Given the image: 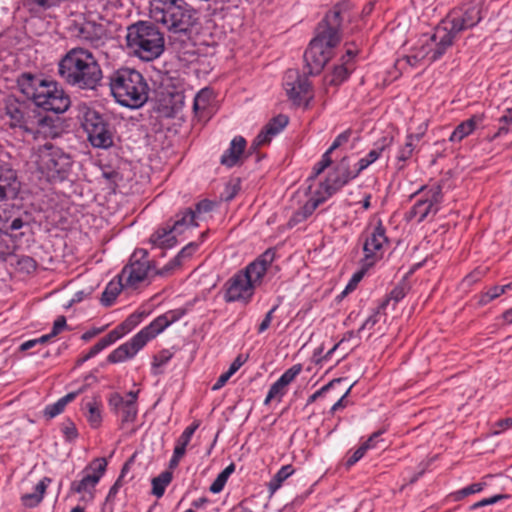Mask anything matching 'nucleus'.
Listing matches in <instances>:
<instances>
[{
	"instance_id": "obj_6",
	"label": "nucleus",
	"mask_w": 512,
	"mask_h": 512,
	"mask_svg": "<svg viewBox=\"0 0 512 512\" xmlns=\"http://www.w3.org/2000/svg\"><path fill=\"white\" fill-rule=\"evenodd\" d=\"M109 86L115 100L122 106L139 108L148 99V85L142 74L121 68L109 76Z\"/></svg>"
},
{
	"instance_id": "obj_7",
	"label": "nucleus",
	"mask_w": 512,
	"mask_h": 512,
	"mask_svg": "<svg viewBox=\"0 0 512 512\" xmlns=\"http://www.w3.org/2000/svg\"><path fill=\"white\" fill-rule=\"evenodd\" d=\"M150 16L173 34L188 33L197 22L196 11L182 0H154Z\"/></svg>"
},
{
	"instance_id": "obj_26",
	"label": "nucleus",
	"mask_w": 512,
	"mask_h": 512,
	"mask_svg": "<svg viewBox=\"0 0 512 512\" xmlns=\"http://www.w3.org/2000/svg\"><path fill=\"white\" fill-rule=\"evenodd\" d=\"M141 320V314L133 313L128 316L121 324L111 330L105 337H103V339L108 345H111L132 331L141 322Z\"/></svg>"
},
{
	"instance_id": "obj_10",
	"label": "nucleus",
	"mask_w": 512,
	"mask_h": 512,
	"mask_svg": "<svg viewBox=\"0 0 512 512\" xmlns=\"http://www.w3.org/2000/svg\"><path fill=\"white\" fill-rule=\"evenodd\" d=\"M34 158L37 169L48 181H63L71 172V156L51 143L39 146L34 152Z\"/></svg>"
},
{
	"instance_id": "obj_31",
	"label": "nucleus",
	"mask_w": 512,
	"mask_h": 512,
	"mask_svg": "<svg viewBox=\"0 0 512 512\" xmlns=\"http://www.w3.org/2000/svg\"><path fill=\"white\" fill-rule=\"evenodd\" d=\"M197 225L198 221L196 220V213L193 212V209L187 208L176 215V219L174 224L171 226V230L174 231L175 235H181Z\"/></svg>"
},
{
	"instance_id": "obj_20",
	"label": "nucleus",
	"mask_w": 512,
	"mask_h": 512,
	"mask_svg": "<svg viewBox=\"0 0 512 512\" xmlns=\"http://www.w3.org/2000/svg\"><path fill=\"white\" fill-rule=\"evenodd\" d=\"M302 371V366L300 364L293 365L289 369H287L280 378L271 385L267 396L264 400V404H269L272 401L281 402L283 396L287 392V387L290 383H292L295 378Z\"/></svg>"
},
{
	"instance_id": "obj_56",
	"label": "nucleus",
	"mask_w": 512,
	"mask_h": 512,
	"mask_svg": "<svg viewBox=\"0 0 512 512\" xmlns=\"http://www.w3.org/2000/svg\"><path fill=\"white\" fill-rule=\"evenodd\" d=\"M109 404L117 411L119 412V410L124 406V404H126V396L125 397H122L120 394L118 393H115L113 394L110 399H109Z\"/></svg>"
},
{
	"instance_id": "obj_47",
	"label": "nucleus",
	"mask_w": 512,
	"mask_h": 512,
	"mask_svg": "<svg viewBox=\"0 0 512 512\" xmlns=\"http://www.w3.org/2000/svg\"><path fill=\"white\" fill-rule=\"evenodd\" d=\"M185 453H186V447L176 443L175 447H174L172 458L170 459V462H169V467L171 469L176 468L178 466L180 460L185 455Z\"/></svg>"
},
{
	"instance_id": "obj_50",
	"label": "nucleus",
	"mask_w": 512,
	"mask_h": 512,
	"mask_svg": "<svg viewBox=\"0 0 512 512\" xmlns=\"http://www.w3.org/2000/svg\"><path fill=\"white\" fill-rule=\"evenodd\" d=\"M173 353L169 350H162L158 354H156L153 358V367H161L165 364H167L170 359L172 358Z\"/></svg>"
},
{
	"instance_id": "obj_40",
	"label": "nucleus",
	"mask_w": 512,
	"mask_h": 512,
	"mask_svg": "<svg viewBox=\"0 0 512 512\" xmlns=\"http://www.w3.org/2000/svg\"><path fill=\"white\" fill-rule=\"evenodd\" d=\"M352 69L348 62H343L341 65L336 66L330 76L329 83L331 85H340L348 78Z\"/></svg>"
},
{
	"instance_id": "obj_12",
	"label": "nucleus",
	"mask_w": 512,
	"mask_h": 512,
	"mask_svg": "<svg viewBox=\"0 0 512 512\" xmlns=\"http://www.w3.org/2000/svg\"><path fill=\"white\" fill-rule=\"evenodd\" d=\"M78 118L93 147L107 149L113 145L111 125L102 114L83 104Z\"/></svg>"
},
{
	"instance_id": "obj_28",
	"label": "nucleus",
	"mask_w": 512,
	"mask_h": 512,
	"mask_svg": "<svg viewBox=\"0 0 512 512\" xmlns=\"http://www.w3.org/2000/svg\"><path fill=\"white\" fill-rule=\"evenodd\" d=\"M245 147L246 140L241 136L235 137L231 141L230 147L221 156V164L227 167H233L236 165L244 153Z\"/></svg>"
},
{
	"instance_id": "obj_18",
	"label": "nucleus",
	"mask_w": 512,
	"mask_h": 512,
	"mask_svg": "<svg viewBox=\"0 0 512 512\" xmlns=\"http://www.w3.org/2000/svg\"><path fill=\"white\" fill-rule=\"evenodd\" d=\"M274 259L275 251L268 249L240 272L246 275L250 284L256 288L261 285L263 277Z\"/></svg>"
},
{
	"instance_id": "obj_14",
	"label": "nucleus",
	"mask_w": 512,
	"mask_h": 512,
	"mask_svg": "<svg viewBox=\"0 0 512 512\" xmlns=\"http://www.w3.org/2000/svg\"><path fill=\"white\" fill-rule=\"evenodd\" d=\"M152 268L147 250L136 249L119 274V279L125 283L127 289L134 290L148 278Z\"/></svg>"
},
{
	"instance_id": "obj_13",
	"label": "nucleus",
	"mask_w": 512,
	"mask_h": 512,
	"mask_svg": "<svg viewBox=\"0 0 512 512\" xmlns=\"http://www.w3.org/2000/svg\"><path fill=\"white\" fill-rule=\"evenodd\" d=\"M107 468L105 458L94 459L82 472L80 480L73 481L70 485V493L80 494L79 502L92 503L95 498V487L104 475Z\"/></svg>"
},
{
	"instance_id": "obj_60",
	"label": "nucleus",
	"mask_w": 512,
	"mask_h": 512,
	"mask_svg": "<svg viewBox=\"0 0 512 512\" xmlns=\"http://www.w3.org/2000/svg\"><path fill=\"white\" fill-rule=\"evenodd\" d=\"M62 431L65 438L69 441L74 440L78 436L77 429L73 423L64 425Z\"/></svg>"
},
{
	"instance_id": "obj_9",
	"label": "nucleus",
	"mask_w": 512,
	"mask_h": 512,
	"mask_svg": "<svg viewBox=\"0 0 512 512\" xmlns=\"http://www.w3.org/2000/svg\"><path fill=\"white\" fill-rule=\"evenodd\" d=\"M176 320L177 317L173 311L158 316L149 325L145 326L135 334L129 341L113 350L108 355L107 360L110 363H121L133 358L148 341L155 338Z\"/></svg>"
},
{
	"instance_id": "obj_33",
	"label": "nucleus",
	"mask_w": 512,
	"mask_h": 512,
	"mask_svg": "<svg viewBox=\"0 0 512 512\" xmlns=\"http://www.w3.org/2000/svg\"><path fill=\"white\" fill-rule=\"evenodd\" d=\"M138 391H130L126 394V404L119 410L122 426L135 421L137 409Z\"/></svg>"
},
{
	"instance_id": "obj_3",
	"label": "nucleus",
	"mask_w": 512,
	"mask_h": 512,
	"mask_svg": "<svg viewBox=\"0 0 512 512\" xmlns=\"http://www.w3.org/2000/svg\"><path fill=\"white\" fill-rule=\"evenodd\" d=\"M359 174L360 172L356 165L353 168L351 167L350 158L342 156L329 172L325 181L321 182L319 187L311 192V196L306 203L293 214L290 222L297 224L306 220L322 203Z\"/></svg>"
},
{
	"instance_id": "obj_22",
	"label": "nucleus",
	"mask_w": 512,
	"mask_h": 512,
	"mask_svg": "<svg viewBox=\"0 0 512 512\" xmlns=\"http://www.w3.org/2000/svg\"><path fill=\"white\" fill-rule=\"evenodd\" d=\"M351 136V130H345L344 132L340 133L331 146L328 148V150L322 155L320 161H318L313 169L312 174L309 177V179H315L320 174H322L329 166H331L333 162L332 154L335 153L340 147L347 144Z\"/></svg>"
},
{
	"instance_id": "obj_34",
	"label": "nucleus",
	"mask_w": 512,
	"mask_h": 512,
	"mask_svg": "<svg viewBox=\"0 0 512 512\" xmlns=\"http://www.w3.org/2000/svg\"><path fill=\"white\" fill-rule=\"evenodd\" d=\"M150 241L153 245L161 248H171L176 243V235L174 234V231L171 230V226H168L155 231L151 235Z\"/></svg>"
},
{
	"instance_id": "obj_55",
	"label": "nucleus",
	"mask_w": 512,
	"mask_h": 512,
	"mask_svg": "<svg viewBox=\"0 0 512 512\" xmlns=\"http://www.w3.org/2000/svg\"><path fill=\"white\" fill-rule=\"evenodd\" d=\"M405 297V290L403 287H395L389 294V298L383 303L382 307L388 304L390 300L398 302Z\"/></svg>"
},
{
	"instance_id": "obj_58",
	"label": "nucleus",
	"mask_w": 512,
	"mask_h": 512,
	"mask_svg": "<svg viewBox=\"0 0 512 512\" xmlns=\"http://www.w3.org/2000/svg\"><path fill=\"white\" fill-rule=\"evenodd\" d=\"M508 497L509 496L506 495V494H498V495L492 496L490 498L483 499V500L475 503L473 505V508L482 507V506H486V505H491V504H494V503L498 502L501 499L508 498Z\"/></svg>"
},
{
	"instance_id": "obj_2",
	"label": "nucleus",
	"mask_w": 512,
	"mask_h": 512,
	"mask_svg": "<svg viewBox=\"0 0 512 512\" xmlns=\"http://www.w3.org/2000/svg\"><path fill=\"white\" fill-rule=\"evenodd\" d=\"M60 77L79 89L94 90L102 79V70L93 54L83 48L71 49L59 62Z\"/></svg>"
},
{
	"instance_id": "obj_43",
	"label": "nucleus",
	"mask_w": 512,
	"mask_h": 512,
	"mask_svg": "<svg viewBox=\"0 0 512 512\" xmlns=\"http://www.w3.org/2000/svg\"><path fill=\"white\" fill-rule=\"evenodd\" d=\"M485 486H486L485 482L474 483V484H471L467 487H464V488L456 491L455 493H453V495L456 500H460V499H462L466 496H469L471 494L481 492Z\"/></svg>"
},
{
	"instance_id": "obj_27",
	"label": "nucleus",
	"mask_w": 512,
	"mask_h": 512,
	"mask_svg": "<svg viewBox=\"0 0 512 512\" xmlns=\"http://www.w3.org/2000/svg\"><path fill=\"white\" fill-rule=\"evenodd\" d=\"M392 141H393V138L387 137V136L378 140L374 144V147L369 151V153L366 156L359 159V161L357 162L356 166H357L359 172L361 173L363 170L368 168L371 164L376 162L379 159V157L381 156L382 152L386 148L390 147V145L392 144Z\"/></svg>"
},
{
	"instance_id": "obj_35",
	"label": "nucleus",
	"mask_w": 512,
	"mask_h": 512,
	"mask_svg": "<svg viewBox=\"0 0 512 512\" xmlns=\"http://www.w3.org/2000/svg\"><path fill=\"white\" fill-rule=\"evenodd\" d=\"M50 483L51 479L44 477L36 484L35 491L33 493L25 494L22 496L23 504L28 507H34L38 505L42 501L45 491Z\"/></svg>"
},
{
	"instance_id": "obj_30",
	"label": "nucleus",
	"mask_w": 512,
	"mask_h": 512,
	"mask_svg": "<svg viewBox=\"0 0 512 512\" xmlns=\"http://www.w3.org/2000/svg\"><path fill=\"white\" fill-rule=\"evenodd\" d=\"M104 29L101 25H95L92 23L84 24L79 33V37L84 41L90 43L93 47L99 48L104 44L105 41Z\"/></svg>"
},
{
	"instance_id": "obj_41",
	"label": "nucleus",
	"mask_w": 512,
	"mask_h": 512,
	"mask_svg": "<svg viewBox=\"0 0 512 512\" xmlns=\"http://www.w3.org/2000/svg\"><path fill=\"white\" fill-rule=\"evenodd\" d=\"M234 470L235 465L233 463L228 465L222 472L218 474L216 479L213 481L209 488L210 491L214 494L220 493L223 490L229 476L234 472Z\"/></svg>"
},
{
	"instance_id": "obj_64",
	"label": "nucleus",
	"mask_w": 512,
	"mask_h": 512,
	"mask_svg": "<svg viewBox=\"0 0 512 512\" xmlns=\"http://www.w3.org/2000/svg\"><path fill=\"white\" fill-rule=\"evenodd\" d=\"M247 357H243L242 355H238L235 360L230 365L228 371L233 375L235 374L240 367L246 362Z\"/></svg>"
},
{
	"instance_id": "obj_63",
	"label": "nucleus",
	"mask_w": 512,
	"mask_h": 512,
	"mask_svg": "<svg viewBox=\"0 0 512 512\" xmlns=\"http://www.w3.org/2000/svg\"><path fill=\"white\" fill-rule=\"evenodd\" d=\"M198 248V244L191 242L187 244L178 254V258L190 257Z\"/></svg>"
},
{
	"instance_id": "obj_59",
	"label": "nucleus",
	"mask_w": 512,
	"mask_h": 512,
	"mask_svg": "<svg viewBox=\"0 0 512 512\" xmlns=\"http://www.w3.org/2000/svg\"><path fill=\"white\" fill-rule=\"evenodd\" d=\"M66 327V318L64 316H59L53 323L52 331L50 332V336L58 335L64 328Z\"/></svg>"
},
{
	"instance_id": "obj_36",
	"label": "nucleus",
	"mask_w": 512,
	"mask_h": 512,
	"mask_svg": "<svg viewBox=\"0 0 512 512\" xmlns=\"http://www.w3.org/2000/svg\"><path fill=\"white\" fill-rule=\"evenodd\" d=\"M127 289V286L123 281L119 279V275L117 276V280H112L106 286L104 292L102 293L101 303L102 305L109 307L111 306L119 293L123 290Z\"/></svg>"
},
{
	"instance_id": "obj_4",
	"label": "nucleus",
	"mask_w": 512,
	"mask_h": 512,
	"mask_svg": "<svg viewBox=\"0 0 512 512\" xmlns=\"http://www.w3.org/2000/svg\"><path fill=\"white\" fill-rule=\"evenodd\" d=\"M20 91L34 104L46 111L64 113L70 106V98L54 80L22 74L18 79Z\"/></svg>"
},
{
	"instance_id": "obj_1",
	"label": "nucleus",
	"mask_w": 512,
	"mask_h": 512,
	"mask_svg": "<svg viewBox=\"0 0 512 512\" xmlns=\"http://www.w3.org/2000/svg\"><path fill=\"white\" fill-rule=\"evenodd\" d=\"M348 3H339L329 11L317 28V34L311 40L304 53L307 73L318 74L333 55V48L340 42L339 30L343 13L348 9Z\"/></svg>"
},
{
	"instance_id": "obj_23",
	"label": "nucleus",
	"mask_w": 512,
	"mask_h": 512,
	"mask_svg": "<svg viewBox=\"0 0 512 512\" xmlns=\"http://www.w3.org/2000/svg\"><path fill=\"white\" fill-rule=\"evenodd\" d=\"M288 122V117L283 114H279L272 118L256 136L251 147L257 149L262 145L268 144L272 137L277 135L287 126Z\"/></svg>"
},
{
	"instance_id": "obj_11",
	"label": "nucleus",
	"mask_w": 512,
	"mask_h": 512,
	"mask_svg": "<svg viewBox=\"0 0 512 512\" xmlns=\"http://www.w3.org/2000/svg\"><path fill=\"white\" fill-rule=\"evenodd\" d=\"M5 113L10 119L11 127H18L35 138L51 133L53 120L36 110L28 109L16 101L7 103Z\"/></svg>"
},
{
	"instance_id": "obj_16",
	"label": "nucleus",
	"mask_w": 512,
	"mask_h": 512,
	"mask_svg": "<svg viewBox=\"0 0 512 512\" xmlns=\"http://www.w3.org/2000/svg\"><path fill=\"white\" fill-rule=\"evenodd\" d=\"M388 244L386 229L379 220L371 232L368 233L364 245V258L362 259L363 269L372 267L383 254L384 245Z\"/></svg>"
},
{
	"instance_id": "obj_44",
	"label": "nucleus",
	"mask_w": 512,
	"mask_h": 512,
	"mask_svg": "<svg viewBox=\"0 0 512 512\" xmlns=\"http://www.w3.org/2000/svg\"><path fill=\"white\" fill-rule=\"evenodd\" d=\"M199 425V421H195L190 426L186 427L185 430L180 435V437L176 440V443L187 447V445L191 441L193 434L198 429Z\"/></svg>"
},
{
	"instance_id": "obj_39",
	"label": "nucleus",
	"mask_w": 512,
	"mask_h": 512,
	"mask_svg": "<svg viewBox=\"0 0 512 512\" xmlns=\"http://www.w3.org/2000/svg\"><path fill=\"white\" fill-rule=\"evenodd\" d=\"M172 480L171 472L164 471L159 476L152 479V493L156 497H162L166 487Z\"/></svg>"
},
{
	"instance_id": "obj_38",
	"label": "nucleus",
	"mask_w": 512,
	"mask_h": 512,
	"mask_svg": "<svg viewBox=\"0 0 512 512\" xmlns=\"http://www.w3.org/2000/svg\"><path fill=\"white\" fill-rule=\"evenodd\" d=\"M294 473V468L292 465H285L280 468V470L273 476L270 480L268 487L271 493H274L277 489H279L282 483L292 474Z\"/></svg>"
},
{
	"instance_id": "obj_53",
	"label": "nucleus",
	"mask_w": 512,
	"mask_h": 512,
	"mask_svg": "<svg viewBox=\"0 0 512 512\" xmlns=\"http://www.w3.org/2000/svg\"><path fill=\"white\" fill-rule=\"evenodd\" d=\"M212 202L208 201V200H203V201H200L199 203L196 204V207H195V210H193V212L196 213V220H201L202 219V215L204 213H208L212 210Z\"/></svg>"
},
{
	"instance_id": "obj_8",
	"label": "nucleus",
	"mask_w": 512,
	"mask_h": 512,
	"mask_svg": "<svg viewBox=\"0 0 512 512\" xmlns=\"http://www.w3.org/2000/svg\"><path fill=\"white\" fill-rule=\"evenodd\" d=\"M128 48L140 59L152 61L164 51V37L158 28L148 22H138L128 27Z\"/></svg>"
},
{
	"instance_id": "obj_51",
	"label": "nucleus",
	"mask_w": 512,
	"mask_h": 512,
	"mask_svg": "<svg viewBox=\"0 0 512 512\" xmlns=\"http://www.w3.org/2000/svg\"><path fill=\"white\" fill-rule=\"evenodd\" d=\"M65 406L64 404L62 403V401L59 399L57 402H55L54 404H51V405H48L45 410H44V415L51 419V418H54L56 417L57 415H59L60 413L63 412Z\"/></svg>"
},
{
	"instance_id": "obj_54",
	"label": "nucleus",
	"mask_w": 512,
	"mask_h": 512,
	"mask_svg": "<svg viewBox=\"0 0 512 512\" xmlns=\"http://www.w3.org/2000/svg\"><path fill=\"white\" fill-rule=\"evenodd\" d=\"M380 311H375L372 315H370L366 320L365 322L361 325V327L359 328L358 332L357 333H360L361 331L363 330H371L375 324L379 321L380 319Z\"/></svg>"
},
{
	"instance_id": "obj_42",
	"label": "nucleus",
	"mask_w": 512,
	"mask_h": 512,
	"mask_svg": "<svg viewBox=\"0 0 512 512\" xmlns=\"http://www.w3.org/2000/svg\"><path fill=\"white\" fill-rule=\"evenodd\" d=\"M213 98V92L212 90L208 88H204L200 90L195 98H194V104L193 109L196 113L199 111H204L210 104L211 100Z\"/></svg>"
},
{
	"instance_id": "obj_29",
	"label": "nucleus",
	"mask_w": 512,
	"mask_h": 512,
	"mask_svg": "<svg viewBox=\"0 0 512 512\" xmlns=\"http://www.w3.org/2000/svg\"><path fill=\"white\" fill-rule=\"evenodd\" d=\"M101 401L97 397L87 398L82 402V410L92 428H98L102 422Z\"/></svg>"
},
{
	"instance_id": "obj_46",
	"label": "nucleus",
	"mask_w": 512,
	"mask_h": 512,
	"mask_svg": "<svg viewBox=\"0 0 512 512\" xmlns=\"http://www.w3.org/2000/svg\"><path fill=\"white\" fill-rule=\"evenodd\" d=\"M108 346L109 345L106 343V341L103 338L100 339L95 345H93L89 349L88 353L82 359H80L78 362L83 363V362L89 360L90 358L96 356L99 352H101L103 349H105Z\"/></svg>"
},
{
	"instance_id": "obj_62",
	"label": "nucleus",
	"mask_w": 512,
	"mask_h": 512,
	"mask_svg": "<svg viewBox=\"0 0 512 512\" xmlns=\"http://www.w3.org/2000/svg\"><path fill=\"white\" fill-rule=\"evenodd\" d=\"M494 426L498 428L494 431V434H499L500 432L512 427V417L498 420Z\"/></svg>"
},
{
	"instance_id": "obj_61",
	"label": "nucleus",
	"mask_w": 512,
	"mask_h": 512,
	"mask_svg": "<svg viewBox=\"0 0 512 512\" xmlns=\"http://www.w3.org/2000/svg\"><path fill=\"white\" fill-rule=\"evenodd\" d=\"M232 374L227 370L226 372H224L223 374H221L217 381L213 384L212 386V390L213 391H217L219 389H221L226 383L227 381L231 378Z\"/></svg>"
},
{
	"instance_id": "obj_5",
	"label": "nucleus",
	"mask_w": 512,
	"mask_h": 512,
	"mask_svg": "<svg viewBox=\"0 0 512 512\" xmlns=\"http://www.w3.org/2000/svg\"><path fill=\"white\" fill-rule=\"evenodd\" d=\"M482 18L483 3L481 1L472 2L451 10L434 30L435 41L440 45V50L436 53L438 55L445 54L460 32L473 28Z\"/></svg>"
},
{
	"instance_id": "obj_25",
	"label": "nucleus",
	"mask_w": 512,
	"mask_h": 512,
	"mask_svg": "<svg viewBox=\"0 0 512 512\" xmlns=\"http://www.w3.org/2000/svg\"><path fill=\"white\" fill-rule=\"evenodd\" d=\"M424 132L409 133L403 146H400L396 154V168L402 170L406 166V162L412 157L416 143L423 137Z\"/></svg>"
},
{
	"instance_id": "obj_57",
	"label": "nucleus",
	"mask_w": 512,
	"mask_h": 512,
	"mask_svg": "<svg viewBox=\"0 0 512 512\" xmlns=\"http://www.w3.org/2000/svg\"><path fill=\"white\" fill-rule=\"evenodd\" d=\"M276 308L277 307L275 306L267 312V314L265 315L264 319L262 320V322L260 323V325L258 327L259 333H263L264 331H266L269 328L271 321L273 319V313L275 312Z\"/></svg>"
},
{
	"instance_id": "obj_21",
	"label": "nucleus",
	"mask_w": 512,
	"mask_h": 512,
	"mask_svg": "<svg viewBox=\"0 0 512 512\" xmlns=\"http://www.w3.org/2000/svg\"><path fill=\"white\" fill-rule=\"evenodd\" d=\"M440 45L435 41V33L427 38L419 47H415L413 53L406 57L407 63L416 66L420 61L432 63L440 59L444 54H437Z\"/></svg>"
},
{
	"instance_id": "obj_48",
	"label": "nucleus",
	"mask_w": 512,
	"mask_h": 512,
	"mask_svg": "<svg viewBox=\"0 0 512 512\" xmlns=\"http://www.w3.org/2000/svg\"><path fill=\"white\" fill-rule=\"evenodd\" d=\"M503 125L499 128L497 135L508 133L512 130V109H507L506 113L500 118Z\"/></svg>"
},
{
	"instance_id": "obj_32",
	"label": "nucleus",
	"mask_w": 512,
	"mask_h": 512,
	"mask_svg": "<svg viewBox=\"0 0 512 512\" xmlns=\"http://www.w3.org/2000/svg\"><path fill=\"white\" fill-rule=\"evenodd\" d=\"M483 121V115H473L466 121L461 122L452 132L449 140L451 142H460L469 136Z\"/></svg>"
},
{
	"instance_id": "obj_17",
	"label": "nucleus",
	"mask_w": 512,
	"mask_h": 512,
	"mask_svg": "<svg viewBox=\"0 0 512 512\" xmlns=\"http://www.w3.org/2000/svg\"><path fill=\"white\" fill-rule=\"evenodd\" d=\"M254 290L247 276L239 271L227 281L224 299L226 302L248 303L254 295Z\"/></svg>"
},
{
	"instance_id": "obj_52",
	"label": "nucleus",
	"mask_w": 512,
	"mask_h": 512,
	"mask_svg": "<svg viewBox=\"0 0 512 512\" xmlns=\"http://www.w3.org/2000/svg\"><path fill=\"white\" fill-rule=\"evenodd\" d=\"M340 379H335L330 381L328 384L321 387L319 390H317L315 393H313L307 400V405L312 404L315 402L319 397L323 396L331 387L334 386L336 383H340Z\"/></svg>"
},
{
	"instance_id": "obj_37",
	"label": "nucleus",
	"mask_w": 512,
	"mask_h": 512,
	"mask_svg": "<svg viewBox=\"0 0 512 512\" xmlns=\"http://www.w3.org/2000/svg\"><path fill=\"white\" fill-rule=\"evenodd\" d=\"M24 222L20 217L10 219L6 212L0 214V232L3 234H10L23 227Z\"/></svg>"
},
{
	"instance_id": "obj_19",
	"label": "nucleus",
	"mask_w": 512,
	"mask_h": 512,
	"mask_svg": "<svg viewBox=\"0 0 512 512\" xmlns=\"http://www.w3.org/2000/svg\"><path fill=\"white\" fill-rule=\"evenodd\" d=\"M283 85L289 99L298 104L308 94L310 88L308 79L299 76L296 70H288L285 73Z\"/></svg>"
},
{
	"instance_id": "obj_49",
	"label": "nucleus",
	"mask_w": 512,
	"mask_h": 512,
	"mask_svg": "<svg viewBox=\"0 0 512 512\" xmlns=\"http://www.w3.org/2000/svg\"><path fill=\"white\" fill-rule=\"evenodd\" d=\"M369 450V443L368 444H362L357 450L353 452V454L347 459L346 466L351 467L355 463H357Z\"/></svg>"
},
{
	"instance_id": "obj_15",
	"label": "nucleus",
	"mask_w": 512,
	"mask_h": 512,
	"mask_svg": "<svg viewBox=\"0 0 512 512\" xmlns=\"http://www.w3.org/2000/svg\"><path fill=\"white\" fill-rule=\"evenodd\" d=\"M418 194L421 195V198L416 201L409 211L408 218L422 222L429 215H436L439 211L440 204L443 202L442 187L440 184L422 186L413 196Z\"/></svg>"
},
{
	"instance_id": "obj_24",
	"label": "nucleus",
	"mask_w": 512,
	"mask_h": 512,
	"mask_svg": "<svg viewBox=\"0 0 512 512\" xmlns=\"http://www.w3.org/2000/svg\"><path fill=\"white\" fill-rule=\"evenodd\" d=\"M18 191L16 171L8 163L0 161V202L5 201L9 195H16Z\"/></svg>"
},
{
	"instance_id": "obj_45",
	"label": "nucleus",
	"mask_w": 512,
	"mask_h": 512,
	"mask_svg": "<svg viewBox=\"0 0 512 512\" xmlns=\"http://www.w3.org/2000/svg\"><path fill=\"white\" fill-rule=\"evenodd\" d=\"M502 294L503 288H500V286H493L487 292L481 295L479 303L485 305Z\"/></svg>"
}]
</instances>
